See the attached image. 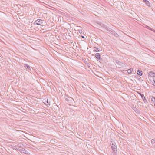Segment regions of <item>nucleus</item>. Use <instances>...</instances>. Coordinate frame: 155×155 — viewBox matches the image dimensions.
Segmentation results:
<instances>
[{
  "label": "nucleus",
  "instance_id": "nucleus-1",
  "mask_svg": "<svg viewBox=\"0 0 155 155\" xmlns=\"http://www.w3.org/2000/svg\"><path fill=\"white\" fill-rule=\"evenodd\" d=\"M44 20L39 19L36 20L34 22L35 25H41L43 24Z\"/></svg>",
  "mask_w": 155,
  "mask_h": 155
},
{
  "label": "nucleus",
  "instance_id": "nucleus-2",
  "mask_svg": "<svg viewBox=\"0 0 155 155\" xmlns=\"http://www.w3.org/2000/svg\"><path fill=\"white\" fill-rule=\"evenodd\" d=\"M111 147L114 151H116L117 150V147L115 144H112L111 146Z\"/></svg>",
  "mask_w": 155,
  "mask_h": 155
},
{
  "label": "nucleus",
  "instance_id": "nucleus-3",
  "mask_svg": "<svg viewBox=\"0 0 155 155\" xmlns=\"http://www.w3.org/2000/svg\"><path fill=\"white\" fill-rule=\"evenodd\" d=\"M20 152L21 153L26 154L28 152L24 149L22 148L21 149H20Z\"/></svg>",
  "mask_w": 155,
  "mask_h": 155
},
{
  "label": "nucleus",
  "instance_id": "nucleus-4",
  "mask_svg": "<svg viewBox=\"0 0 155 155\" xmlns=\"http://www.w3.org/2000/svg\"><path fill=\"white\" fill-rule=\"evenodd\" d=\"M95 57L97 59H100V55L98 53L96 54Z\"/></svg>",
  "mask_w": 155,
  "mask_h": 155
},
{
  "label": "nucleus",
  "instance_id": "nucleus-5",
  "mask_svg": "<svg viewBox=\"0 0 155 155\" xmlns=\"http://www.w3.org/2000/svg\"><path fill=\"white\" fill-rule=\"evenodd\" d=\"M148 74L150 76L152 77L154 76V75L155 74L153 73L152 72H150L148 73Z\"/></svg>",
  "mask_w": 155,
  "mask_h": 155
},
{
  "label": "nucleus",
  "instance_id": "nucleus-6",
  "mask_svg": "<svg viewBox=\"0 0 155 155\" xmlns=\"http://www.w3.org/2000/svg\"><path fill=\"white\" fill-rule=\"evenodd\" d=\"M137 74H138L140 76H141L142 75V71H141L138 70L137 71Z\"/></svg>",
  "mask_w": 155,
  "mask_h": 155
},
{
  "label": "nucleus",
  "instance_id": "nucleus-7",
  "mask_svg": "<svg viewBox=\"0 0 155 155\" xmlns=\"http://www.w3.org/2000/svg\"><path fill=\"white\" fill-rule=\"evenodd\" d=\"M133 71V69H129L127 70V72L128 73L130 74Z\"/></svg>",
  "mask_w": 155,
  "mask_h": 155
},
{
  "label": "nucleus",
  "instance_id": "nucleus-8",
  "mask_svg": "<svg viewBox=\"0 0 155 155\" xmlns=\"http://www.w3.org/2000/svg\"><path fill=\"white\" fill-rule=\"evenodd\" d=\"M151 101L153 103H154L155 101V97H152L151 98Z\"/></svg>",
  "mask_w": 155,
  "mask_h": 155
},
{
  "label": "nucleus",
  "instance_id": "nucleus-9",
  "mask_svg": "<svg viewBox=\"0 0 155 155\" xmlns=\"http://www.w3.org/2000/svg\"><path fill=\"white\" fill-rule=\"evenodd\" d=\"M141 97L143 100L145 99V97L143 95H141Z\"/></svg>",
  "mask_w": 155,
  "mask_h": 155
},
{
  "label": "nucleus",
  "instance_id": "nucleus-10",
  "mask_svg": "<svg viewBox=\"0 0 155 155\" xmlns=\"http://www.w3.org/2000/svg\"><path fill=\"white\" fill-rule=\"evenodd\" d=\"M153 85L155 86V78L153 79Z\"/></svg>",
  "mask_w": 155,
  "mask_h": 155
},
{
  "label": "nucleus",
  "instance_id": "nucleus-11",
  "mask_svg": "<svg viewBox=\"0 0 155 155\" xmlns=\"http://www.w3.org/2000/svg\"><path fill=\"white\" fill-rule=\"evenodd\" d=\"M144 0V1L145 2H148V1H147V0Z\"/></svg>",
  "mask_w": 155,
  "mask_h": 155
},
{
  "label": "nucleus",
  "instance_id": "nucleus-12",
  "mask_svg": "<svg viewBox=\"0 0 155 155\" xmlns=\"http://www.w3.org/2000/svg\"><path fill=\"white\" fill-rule=\"evenodd\" d=\"M154 141V140H152L151 141L152 143H153Z\"/></svg>",
  "mask_w": 155,
  "mask_h": 155
},
{
  "label": "nucleus",
  "instance_id": "nucleus-13",
  "mask_svg": "<svg viewBox=\"0 0 155 155\" xmlns=\"http://www.w3.org/2000/svg\"><path fill=\"white\" fill-rule=\"evenodd\" d=\"M82 37L83 38H84V37L83 36H82Z\"/></svg>",
  "mask_w": 155,
  "mask_h": 155
},
{
  "label": "nucleus",
  "instance_id": "nucleus-14",
  "mask_svg": "<svg viewBox=\"0 0 155 155\" xmlns=\"http://www.w3.org/2000/svg\"><path fill=\"white\" fill-rule=\"evenodd\" d=\"M96 52L98 51H99V50H98L97 49V50H96Z\"/></svg>",
  "mask_w": 155,
  "mask_h": 155
}]
</instances>
